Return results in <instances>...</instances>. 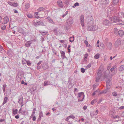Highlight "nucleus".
<instances>
[{
  "label": "nucleus",
  "instance_id": "42",
  "mask_svg": "<svg viewBox=\"0 0 124 124\" xmlns=\"http://www.w3.org/2000/svg\"><path fill=\"white\" fill-rule=\"evenodd\" d=\"M84 43L86 45V47L88 46V41L87 40H85L84 41Z\"/></svg>",
  "mask_w": 124,
  "mask_h": 124
},
{
  "label": "nucleus",
  "instance_id": "22",
  "mask_svg": "<svg viewBox=\"0 0 124 124\" xmlns=\"http://www.w3.org/2000/svg\"><path fill=\"white\" fill-rule=\"evenodd\" d=\"M38 12H35L34 14V17L35 18H36L37 19L40 18V17L38 16Z\"/></svg>",
  "mask_w": 124,
  "mask_h": 124
},
{
  "label": "nucleus",
  "instance_id": "48",
  "mask_svg": "<svg viewBox=\"0 0 124 124\" xmlns=\"http://www.w3.org/2000/svg\"><path fill=\"white\" fill-rule=\"evenodd\" d=\"M93 20L92 19L90 20V21L89 20V22H90V23L88 22V23L90 24H92L93 23Z\"/></svg>",
  "mask_w": 124,
  "mask_h": 124
},
{
  "label": "nucleus",
  "instance_id": "47",
  "mask_svg": "<svg viewBox=\"0 0 124 124\" xmlns=\"http://www.w3.org/2000/svg\"><path fill=\"white\" fill-rule=\"evenodd\" d=\"M70 118L72 119H74L75 118V117L73 115H71L70 116H69Z\"/></svg>",
  "mask_w": 124,
  "mask_h": 124
},
{
  "label": "nucleus",
  "instance_id": "37",
  "mask_svg": "<svg viewBox=\"0 0 124 124\" xmlns=\"http://www.w3.org/2000/svg\"><path fill=\"white\" fill-rule=\"evenodd\" d=\"M27 61L24 59L22 60V63L23 64H24L26 63Z\"/></svg>",
  "mask_w": 124,
  "mask_h": 124
},
{
  "label": "nucleus",
  "instance_id": "45",
  "mask_svg": "<svg viewBox=\"0 0 124 124\" xmlns=\"http://www.w3.org/2000/svg\"><path fill=\"white\" fill-rule=\"evenodd\" d=\"M116 68V66H113L110 69V71L111 72L113 71Z\"/></svg>",
  "mask_w": 124,
  "mask_h": 124
},
{
  "label": "nucleus",
  "instance_id": "15",
  "mask_svg": "<svg viewBox=\"0 0 124 124\" xmlns=\"http://www.w3.org/2000/svg\"><path fill=\"white\" fill-rule=\"evenodd\" d=\"M32 43V41H28L25 44V46L26 47H29L31 46V45Z\"/></svg>",
  "mask_w": 124,
  "mask_h": 124
},
{
  "label": "nucleus",
  "instance_id": "27",
  "mask_svg": "<svg viewBox=\"0 0 124 124\" xmlns=\"http://www.w3.org/2000/svg\"><path fill=\"white\" fill-rule=\"evenodd\" d=\"M50 85V82L48 81H45L44 82V85L46 86V85Z\"/></svg>",
  "mask_w": 124,
  "mask_h": 124
},
{
  "label": "nucleus",
  "instance_id": "19",
  "mask_svg": "<svg viewBox=\"0 0 124 124\" xmlns=\"http://www.w3.org/2000/svg\"><path fill=\"white\" fill-rule=\"evenodd\" d=\"M9 21L8 18L6 16L4 18V24H6L8 23Z\"/></svg>",
  "mask_w": 124,
  "mask_h": 124
},
{
  "label": "nucleus",
  "instance_id": "58",
  "mask_svg": "<svg viewBox=\"0 0 124 124\" xmlns=\"http://www.w3.org/2000/svg\"><path fill=\"white\" fill-rule=\"evenodd\" d=\"M118 109L120 110H121L124 109V106H122L119 107L118 108Z\"/></svg>",
  "mask_w": 124,
  "mask_h": 124
},
{
  "label": "nucleus",
  "instance_id": "13",
  "mask_svg": "<svg viewBox=\"0 0 124 124\" xmlns=\"http://www.w3.org/2000/svg\"><path fill=\"white\" fill-rule=\"evenodd\" d=\"M98 111L97 109L95 111L91 112L90 113V115L92 117L94 116V115H97Z\"/></svg>",
  "mask_w": 124,
  "mask_h": 124
},
{
  "label": "nucleus",
  "instance_id": "59",
  "mask_svg": "<svg viewBox=\"0 0 124 124\" xmlns=\"http://www.w3.org/2000/svg\"><path fill=\"white\" fill-rule=\"evenodd\" d=\"M119 118V116H118L115 115L113 116V118L114 119L116 118Z\"/></svg>",
  "mask_w": 124,
  "mask_h": 124
},
{
  "label": "nucleus",
  "instance_id": "12",
  "mask_svg": "<svg viewBox=\"0 0 124 124\" xmlns=\"http://www.w3.org/2000/svg\"><path fill=\"white\" fill-rule=\"evenodd\" d=\"M67 85L68 88L70 89L73 86L74 84L73 83L70 81V79H69L67 84Z\"/></svg>",
  "mask_w": 124,
  "mask_h": 124
},
{
  "label": "nucleus",
  "instance_id": "46",
  "mask_svg": "<svg viewBox=\"0 0 124 124\" xmlns=\"http://www.w3.org/2000/svg\"><path fill=\"white\" fill-rule=\"evenodd\" d=\"M79 5V4L78 3V2H76L74 4V5H73V7L74 8H75L76 6H78Z\"/></svg>",
  "mask_w": 124,
  "mask_h": 124
},
{
  "label": "nucleus",
  "instance_id": "61",
  "mask_svg": "<svg viewBox=\"0 0 124 124\" xmlns=\"http://www.w3.org/2000/svg\"><path fill=\"white\" fill-rule=\"evenodd\" d=\"M97 92H98V91L97 90L94 92L93 93V95L94 96L95 95L96 93Z\"/></svg>",
  "mask_w": 124,
  "mask_h": 124
},
{
  "label": "nucleus",
  "instance_id": "11",
  "mask_svg": "<svg viewBox=\"0 0 124 124\" xmlns=\"http://www.w3.org/2000/svg\"><path fill=\"white\" fill-rule=\"evenodd\" d=\"M18 102L19 103L21 104V107L23 106V98L22 97H19L18 98Z\"/></svg>",
  "mask_w": 124,
  "mask_h": 124
},
{
  "label": "nucleus",
  "instance_id": "18",
  "mask_svg": "<svg viewBox=\"0 0 124 124\" xmlns=\"http://www.w3.org/2000/svg\"><path fill=\"white\" fill-rule=\"evenodd\" d=\"M107 46L108 50H110L112 48V45L110 42H109L107 44Z\"/></svg>",
  "mask_w": 124,
  "mask_h": 124
},
{
  "label": "nucleus",
  "instance_id": "38",
  "mask_svg": "<svg viewBox=\"0 0 124 124\" xmlns=\"http://www.w3.org/2000/svg\"><path fill=\"white\" fill-rule=\"evenodd\" d=\"M119 0H113V3L114 4H116L118 2Z\"/></svg>",
  "mask_w": 124,
  "mask_h": 124
},
{
  "label": "nucleus",
  "instance_id": "41",
  "mask_svg": "<svg viewBox=\"0 0 124 124\" xmlns=\"http://www.w3.org/2000/svg\"><path fill=\"white\" fill-rule=\"evenodd\" d=\"M27 16L29 18H31L33 17V16L30 14H28L27 15Z\"/></svg>",
  "mask_w": 124,
  "mask_h": 124
},
{
  "label": "nucleus",
  "instance_id": "7",
  "mask_svg": "<svg viewBox=\"0 0 124 124\" xmlns=\"http://www.w3.org/2000/svg\"><path fill=\"white\" fill-rule=\"evenodd\" d=\"M73 23V20L71 18H70L67 20V25L68 26H69L72 25Z\"/></svg>",
  "mask_w": 124,
  "mask_h": 124
},
{
  "label": "nucleus",
  "instance_id": "23",
  "mask_svg": "<svg viewBox=\"0 0 124 124\" xmlns=\"http://www.w3.org/2000/svg\"><path fill=\"white\" fill-rule=\"evenodd\" d=\"M60 52L61 54L62 58V59H63L65 58V53L64 51H61Z\"/></svg>",
  "mask_w": 124,
  "mask_h": 124
},
{
  "label": "nucleus",
  "instance_id": "36",
  "mask_svg": "<svg viewBox=\"0 0 124 124\" xmlns=\"http://www.w3.org/2000/svg\"><path fill=\"white\" fill-rule=\"evenodd\" d=\"M3 87L2 88L3 91L4 92H5V88L7 86V85L6 84H4L3 85Z\"/></svg>",
  "mask_w": 124,
  "mask_h": 124
},
{
  "label": "nucleus",
  "instance_id": "56",
  "mask_svg": "<svg viewBox=\"0 0 124 124\" xmlns=\"http://www.w3.org/2000/svg\"><path fill=\"white\" fill-rule=\"evenodd\" d=\"M31 91L34 92L36 90V89L34 87L31 88Z\"/></svg>",
  "mask_w": 124,
  "mask_h": 124
},
{
  "label": "nucleus",
  "instance_id": "20",
  "mask_svg": "<svg viewBox=\"0 0 124 124\" xmlns=\"http://www.w3.org/2000/svg\"><path fill=\"white\" fill-rule=\"evenodd\" d=\"M8 98L7 97H6L4 99V101L2 104L1 106H3L8 101Z\"/></svg>",
  "mask_w": 124,
  "mask_h": 124
},
{
  "label": "nucleus",
  "instance_id": "49",
  "mask_svg": "<svg viewBox=\"0 0 124 124\" xmlns=\"http://www.w3.org/2000/svg\"><path fill=\"white\" fill-rule=\"evenodd\" d=\"M52 50L53 53L54 54H56V51L55 49H52Z\"/></svg>",
  "mask_w": 124,
  "mask_h": 124
},
{
  "label": "nucleus",
  "instance_id": "62",
  "mask_svg": "<svg viewBox=\"0 0 124 124\" xmlns=\"http://www.w3.org/2000/svg\"><path fill=\"white\" fill-rule=\"evenodd\" d=\"M41 33L42 35H45L46 34V31L41 32Z\"/></svg>",
  "mask_w": 124,
  "mask_h": 124
},
{
  "label": "nucleus",
  "instance_id": "33",
  "mask_svg": "<svg viewBox=\"0 0 124 124\" xmlns=\"http://www.w3.org/2000/svg\"><path fill=\"white\" fill-rule=\"evenodd\" d=\"M97 101V100L96 99L93 100L91 101V103L92 105H93Z\"/></svg>",
  "mask_w": 124,
  "mask_h": 124
},
{
  "label": "nucleus",
  "instance_id": "63",
  "mask_svg": "<svg viewBox=\"0 0 124 124\" xmlns=\"http://www.w3.org/2000/svg\"><path fill=\"white\" fill-rule=\"evenodd\" d=\"M57 28H55L54 30V33H57Z\"/></svg>",
  "mask_w": 124,
  "mask_h": 124
},
{
  "label": "nucleus",
  "instance_id": "44",
  "mask_svg": "<svg viewBox=\"0 0 124 124\" xmlns=\"http://www.w3.org/2000/svg\"><path fill=\"white\" fill-rule=\"evenodd\" d=\"M91 63L88 64L86 67V68L88 69L90 68L91 66Z\"/></svg>",
  "mask_w": 124,
  "mask_h": 124
},
{
  "label": "nucleus",
  "instance_id": "10",
  "mask_svg": "<svg viewBox=\"0 0 124 124\" xmlns=\"http://www.w3.org/2000/svg\"><path fill=\"white\" fill-rule=\"evenodd\" d=\"M121 41L119 38L117 39L115 43V46L116 47H117L121 44Z\"/></svg>",
  "mask_w": 124,
  "mask_h": 124
},
{
  "label": "nucleus",
  "instance_id": "43",
  "mask_svg": "<svg viewBox=\"0 0 124 124\" xmlns=\"http://www.w3.org/2000/svg\"><path fill=\"white\" fill-rule=\"evenodd\" d=\"M26 63H27V64L29 66L31 65V62H30V61L29 60L27 61Z\"/></svg>",
  "mask_w": 124,
  "mask_h": 124
},
{
  "label": "nucleus",
  "instance_id": "57",
  "mask_svg": "<svg viewBox=\"0 0 124 124\" xmlns=\"http://www.w3.org/2000/svg\"><path fill=\"white\" fill-rule=\"evenodd\" d=\"M71 47L70 45H69L68 48V53H70V52L71 51L70 49V48Z\"/></svg>",
  "mask_w": 124,
  "mask_h": 124
},
{
  "label": "nucleus",
  "instance_id": "39",
  "mask_svg": "<svg viewBox=\"0 0 124 124\" xmlns=\"http://www.w3.org/2000/svg\"><path fill=\"white\" fill-rule=\"evenodd\" d=\"M48 68V66L47 64H46L43 67V69L44 70H46Z\"/></svg>",
  "mask_w": 124,
  "mask_h": 124
},
{
  "label": "nucleus",
  "instance_id": "1",
  "mask_svg": "<svg viewBox=\"0 0 124 124\" xmlns=\"http://www.w3.org/2000/svg\"><path fill=\"white\" fill-rule=\"evenodd\" d=\"M107 16L109 18V19L112 22L116 23L117 22H120L122 20L117 17L115 16L112 18V16L115 15L114 13L115 12L113 10H111L109 9H107Z\"/></svg>",
  "mask_w": 124,
  "mask_h": 124
},
{
  "label": "nucleus",
  "instance_id": "52",
  "mask_svg": "<svg viewBox=\"0 0 124 124\" xmlns=\"http://www.w3.org/2000/svg\"><path fill=\"white\" fill-rule=\"evenodd\" d=\"M81 71L83 73H84L85 71V69H84L83 68H82L81 69Z\"/></svg>",
  "mask_w": 124,
  "mask_h": 124
},
{
  "label": "nucleus",
  "instance_id": "4",
  "mask_svg": "<svg viewBox=\"0 0 124 124\" xmlns=\"http://www.w3.org/2000/svg\"><path fill=\"white\" fill-rule=\"evenodd\" d=\"M33 24L34 26L36 27L38 26L39 25L43 26L44 25L43 23L41 21L37 22H33Z\"/></svg>",
  "mask_w": 124,
  "mask_h": 124
},
{
  "label": "nucleus",
  "instance_id": "3",
  "mask_svg": "<svg viewBox=\"0 0 124 124\" xmlns=\"http://www.w3.org/2000/svg\"><path fill=\"white\" fill-rule=\"evenodd\" d=\"M88 30L89 31H95L97 29L96 25H93L89 26L88 27Z\"/></svg>",
  "mask_w": 124,
  "mask_h": 124
},
{
  "label": "nucleus",
  "instance_id": "29",
  "mask_svg": "<svg viewBox=\"0 0 124 124\" xmlns=\"http://www.w3.org/2000/svg\"><path fill=\"white\" fill-rule=\"evenodd\" d=\"M119 70L120 71H122L124 70V65H122L120 67Z\"/></svg>",
  "mask_w": 124,
  "mask_h": 124
},
{
  "label": "nucleus",
  "instance_id": "60",
  "mask_svg": "<svg viewBox=\"0 0 124 124\" xmlns=\"http://www.w3.org/2000/svg\"><path fill=\"white\" fill-rule=\"evenodd\" d=\"M7 3L9 5L12 6L13 3L10 1H8L7 2Z\"/></svg>",
  "mask_w": 124,
  "mask_h": 124
},
{
  "label": "nucleus",
  "instance_id": "5",
  "mask_svg": "<svg viewBox=\"0 0 124 124\" xmlns=\"http://www.w3.org/2000/svg\"><path fill=\"white\" fill-rule=\"evenodd\" d=\"M80 20L81 25L82 27L84 26V17L83 15H82L80 16Z\"/></svg>",
  "mask_w": 124,
  "mask_h": 124
},
{
  "label": "nucleus",
  "instance_id": "30",
  "mask_svg": "<svg viewBox=\"0 0 124 124\" xmlns=\"http://www.w3.org/2000/svg\"><path fill=\"white\" fill-rule=\"evenodd\" d=\"M100 56V54L99 53H97L94 56V57L95 59H97L99 58Z\"/></svg>",
  "mask_w": 124,
  "mask_h": 124
},
{
  "label": "nucleus",
  "instance_id": "25",
  "mask_svg": "<svg viewBox=\"0 0 124 124\" xmlns=\"http://www.w3.org/2000/svg\"><path fill=\"white\" fill-rule=\"evenodd\" d=\"M103 4H108L109 2V0H102Z\"/></svg>",
  "mask_w": 124,
  "mask_h": 124
},
{
  "label": "nucleus",
  "instance_id": "51",
  "mask_svg": "<svg viewBox=\"0 0 124 124\" xmlns=\"http://www.w3.org/2000/svg\"><path fill=\"white\" fill-rule=\"evenodd\" d=\"M17 5H18L17 3H13L12 6H14L15 7H16L17 6Z\"/></svg>",
  "mask_w": 124,
  "mask_h": 124
},
{
  "label": "nucleus",
  "instance_id": "26",
  "mask_svg": "<svg viewBox=\"0 0 124 124\" xmlns=\"http://www.w3.org/2000/svg\"><path fill=\"white\" fill-rule=\"evenodd\" d=\"M30 7V4L28 3H26L25 5V9H27Z\"/></svg>",
  "mask_w": 124,
  "mask_h": 124
},
{
  "label": "nucleus",
  "instance_id": "2",
  "mask_svg": "<svg viewBox=\"0 0 124 124\" xmlns=\"http://www.w3.org/2000/svg\"><path fill=\"white\" fill-rule=\"evenodd\" d=\"M85 98V95L84 93L81 92L78 93V101H82Z\"/></svg>",
  "mask_w": 124,
  "mask_h": 124
},
{
  "label": "nucleus",
  "instance_id": "40",
  "mask_svg": "<svg viewBox=\"0 0 124 124\" xmlns=\"http://www.w3.org/2000/svg\"><path fill=\"white\" fill-rule=\"evenodd\" d=\"M113 96L114 97H116L117 96V93L115 92H114L112 93Z\"/></svg>",
  "mask_w": 124,
  "mask_h": 124
},
{
  "label": "nucleus",
  "instance_id": "9",
  "mask_svg": "<svg viewBox=\"0 0 124 124\" xmlns=\"http://www.w3.org/2000/svg\"><path fill=\"white\" fill-rule=\"evenodd\" d=\"M111 80H108L106 82V86L107 89H109L110 88V86L111 85Z\"/></svg>",
  "mask_w": 124,
  "mask_h": 124
},
{
  "label": "nucleus",
  "instance_id": "16",
  "mask_svg": "<svg viewBox=\"0 0 124 124\" xmlns=\"http://www.w3.org/2000/svg\"><path fill=\"white\" fill-rule=\"evenodd\" d=\"M58 5L60 7L62 8L63 7V3L61 0H58L57 2Z\"/></svg>",
  "mask_w": 124,
  "mask_h": 124
},
{
  "label": "nucleus",
  "instance_id": "32",
  "mask_svg": "<svg viewBox=\"0 0 124 124\" xmlns=\"http://www.w3.org/2000/svg\"><path fill=\"white\" fill-rule=\"evenodd\" d=\"M69 1L68 0H65L64 2V4L66 5H68L69 4Z\"/></svg>",
  "mask_w": 124,
  "mask_h": 124
},
{
  "label": "nucleus",
  "instance_id": "34",
  "mask_svg": "<svg viewBox=\"0 0 124 124\" xmlns=\"http://www.w3.org/2000/svg\"><path fill=\"white\" fill-rule=\"evenodd\" d=\"M45 9V8H44L41 7H40L38 9V10L39 11H43Z\"/></svg>",
  "mask_w": 124,
  "mask_h": 124
},
{
  "label": "nucleus",
  "instance_id": "8",
  "mask_svg": "<svg viewBox=\"0 0 124 124\" xmlns=\"http://www.w3.org/2000/svg\"><path fill=\"white\" fill-rule=\"evenodd\" d=\"M111 22L107 19H104L102 22L103 24L105 25H109L110 23Z\"/></svg>",
  "mask_w": 124,
  "mask_h": 124
},
{
  "label": "nucleus",
  "instance_id": "21",
  "mask_svg": "<svg viewBox=\"0 0 124 124\" xmlns=\"http://www.w3.org/2000/svg\"><path fill=\"white\" fill-rule=\"evenodd\" d=\"M18 31L21 34H24L23 30L21 28H19L18 29Z\"/></svg>",
  "mask_w": 124,
  "mask_h": 124
},
{
  "label": "nucleus",
  "instance_id": "50",
  "mask_svg": "<svg viewBox=\"0 0 124 124\" xmlns=\"http://www.w3.org/2000/svg\"><path fill=\"white\" fill-rule=\"evenodd\" d=\"M88 56V54H86L84 56V57L85 60V59H86L87 56Z\"/></svg>",
  "mask_w": 124,
  "mask_h": 124
},
{
  "label": "nucleus",
  "instance_id": "24",
  "mask_svg": "<svg viewBox=\"0 0 124 124\" xmlns=\"http://www.w3.org/2000/svg\"><path fill=\"white\" fill-rule=\"evenodd\" d=\"M43 116V113L42 112H41L39 113V117L38 119L39 120H41V117Z\"/></svg>",
  "mask_w": 124,
  "mask_h": 124
},
{
  "label": "nucleus",
  "instance_id": "53",
  "mask_svg": "<svg viewBox=\"0 0 124 124\" xmlns=\"http://www.w3.org/2000/svg\"><path fill=\"white\" fill-rule=\"evenodd\" d=\"M108 89H107V88L106 89L102 91V93H106L107 92V90H108Z\"/></svg>",
  "mask_w": 124,
  "mask_h": 124
},
{
  "label": "nucleus",
  "instance_id": "31",
  "mask_svg": "<svg viewBox=\"0 0 124 124\" xmlns=\"http://www.w3.org/2000/svg\"><path fill=\"white\" fill-rule=\"evenodd\" d=\"M1 28L2 30H5L6 27L5 25L3 24L1 25Z\"/></svg>",
  "mask_w": 124,
  "mask_h": 124
},
{
  "label": "nucleus",
  "instance_id": "54",
  "mask_svg": "<svg viewBox=\"0 0 124 124\" xmlns=\"http://www.w3.org/2000/svg\"><path fill=\"white\" fill-rule=\"evenodd\" d=\"M21 84H24L25 85H27V84L25 82H24L23 80H22L21 81Z\"/></svg>",
  "mask_w": 124,
  "mask_h": 124
},
{
  "label": "nucleus",
  "instance_id": "55",
  "mask_svg": "<svg viewBox=\"0 0 124 124\" xmlns=\"http://www.w3.org/2000/svg\"><path fill=\"white\" fill-rule=\"evenodd\" d=\"M68 12L67 11H66L65 12L64 14H63L62 16L63 17H64L68 14Z\"/></svg>",
  "mask_w": 124,
  "mask_h": 124
},
{
  "label": "nucleus",
  "instance_id": "64",
  "mask_svg": "<svg viewBox=\"0 0 124 124\" xmlns=\"http://www.w3.org/2000/svg\"><path fill=\"white\" fill-rule=\"evenodd\" d=\"M33 117L32 120L34 121H35L36 120V119L35 116H33Z\"/></svg>",
  "mask_w": 124,
  "mask_h": 124
},
{
  "label": "nucleus",
  "instance_id": "28",
  "mask_svg": "<svg viewBox=\"0 0 124 124\" xmlns=\"http://www.w3.org/2000/svg\"><path fill=\"white\" fill-rule=\"evenodd\" d=\"M18 110L17 109H13L12 110V113L14 115H15L17 114V113Z\"/></svg>",
  "mask_w": 124,
  "mask_h": 124
},
{
  "label": "nucleus",
  "instance_id": "14",
  "mask_svg": "<svg viewBox=\"0 0 124 124\" xmlns=\"http://www.w3.org/2000/svg\"><path fill=\"white\" fill-rule=\"evenodd\" d=\"M48 22L50 23H52L53 24H55L54 22L51 18L50 17L48 16L46 18Z\"/></svg>",
  "mask_w": 124,
  "mask_h": 124
},
{
  "label": "nucleus",
  "instance_id": "6",
  "mask_svg": "<svg viewBox=\"0 0 124 124\" xmlns=\"http://www.w3.org/2000/svg\"><path fill=\"white\" fill-rule=\"evenodd\" d=\"M98 77L96 78V82H98L101 77V70H99L98 72L97 73Z\"/></svg>",
  "mask_w": 124,
  "mask_h": 124
},
{
  "label": "nucleus",
  "instance_id": "35",
  "mask_svg": "<svg viewBox=\"0 0 124 124\" xmlns=\"http://www.w3.org/2000/svg\"><path fill=\"white\" fill-rule=\"evenodd\" d=\"M74 37L73 36V37H70V40L69 41L70 42H72L74 41Z\"/></svg>",
  "mask_w": 124,
  "mask_h": 124
},
{
  "label": "nucleus",
  "instance_id": "17",
  "mask_svg": "<svg viewBox=\"0 0 124 124\" xmlns=\"http://www.w3.org/2000/svg\"><path fill=\"white\" fill-rule=\"evenodd\" d=\"M118 33L119 36L122 37L124 35V32L123 30H120L118 31Z\"/></svg>",
  "mask_w": 124,
  "mask_h": 124
}]
</instances>
